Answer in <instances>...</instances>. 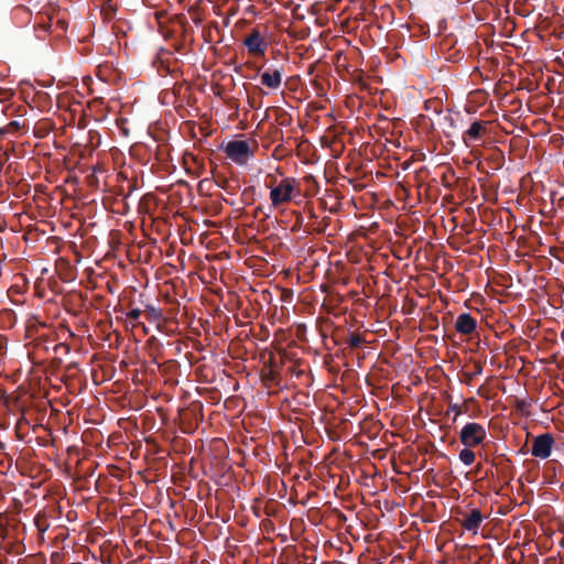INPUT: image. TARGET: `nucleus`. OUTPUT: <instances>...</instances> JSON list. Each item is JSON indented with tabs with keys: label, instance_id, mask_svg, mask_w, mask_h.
Segmentation results:
<instances>
[{
	"label": "nucleus",
	"instance_id": "3",
	"mask_svg": "<svg viewBox=\"0 0 564 564\" xmlns=\"http://www.w3.org/2000/svg\"><path fill=\"white\" fill-rule=\"evenodd\" d=\"M486 435V430L481 424L469 422L462 429L459 441L466 447H475L482 444Z\"/></svg>",
	"mask_w": 564,
	"mask_h": 564
},
{
	"label": "nucleus",
	"instance_id": "13",
	"mask_svg": "<svg viewBox=\"0 0 564 564\" xmlns=\"http://www.w3.org/2000/svg\"><path fill=\"white\" fill-rule=\"evenodd\" d=\"M144 314H145V318L150 322V323H158L160 321L163 319V312L161 308L159 307H155L151 304H147L144 306Z\"/></svg>",
	"mask_w": 564,
	"mask_h": 564
},
{
	"label": "nucleus",
	"instance_id": "16",
	"mask_svg": "<svg viewBox=\"0 0 564 564\" xmlns=\"http://www.w3.org/2000/svg\"><path fill=\"white\" fill-rule=\"evenodd\" d=\"M142 314V311L140 308H132L130 312L127 313V318L132 322L133 326L140 325L139 318Z\"/></svg>",
	"mask_w": 564,
	"mask_h": 564
},
{
	"label": "nucleus",
	"instance_id": "17",
	"mask_svg": "<svg viewBox=\"0 0 564 564\" xmlns=\"http://www.w3.org/2000/svg\"><path fill=\"white\" fill-rule=\"evenodd\" d=\"M449 412L455 413V415L453 417V422H456L457 417L463 413L460 405L457 403H449L448 409H447V414Z\"/></svg>",
	"mask_w": 564,
	"mask_h": 564
},
{
	"label": "nucleus",
	"instance_id": "8",
	"mask_svg": "<svg viewBox=\"0 0 564 564\" xmlns=\"http://www.w3.org/2000/svg\"><path fill=\"white\" fill-rule=\"evenodd\" d=\"M460 514L464 517L460 520L462 527L473 533H477L478 529L480 528L485 517L480 512L479 509H473L469 513L467 512H460Z\"/></svg>",
	"mask_w": 564,
	"mask_h": 564
},
{
	"label": "nucleus",
	"instance_id": "21",
	"mask_svg": "<svg viewBox=\"0 0 564 564\" xmlns=\"http://www.w3.org/2000/svg\"><path fill=\"white\" fill-rule=\"evenodd\" d=\"M525 406H527V402L524 400H518L517 401V409L519 411H523Z\"/></svg>",
	"mask_w": 564,
	"mask_h": 564
},
{
	"label": "nucleus",
	"instance_id": "7",
	"mask_svg": "<svg viewBox=\"0 0 564 564\" xmlns=\"http://www.w3.org/2000/svg\"><path fill=\"white\" fill-rule=\"evenodd\" d=\"M492 466L496 467L498 477L505 481V485H509L514 477L512 462L505 456H500L494 460Z\"/></svg>",
	"mask_w": 564,
	"mask_h": 564
},
{
	"label": "nucleus",
	"instance_id": "15",
	"mask_svg": "<svg viewBox=\"0 0 564 564\" xmlns=\"http://www.w3.org/2000/svg\"><path fill=\"white\" fill-rule=\"evenodd\" d=\"M364 341H365L364 337L356 333H350V335L347 339V343L350 348H358L362 345Z\"/></svg>",
	"mask_w": 564,
	"mask_h": 564
},
{
	"label": "nucleus",
	"instance_id": "11",
	"mask_svg": "<svg viewBox=\"0 0 564 564\" xmlns=\"http://www.w3.org/2000/svg\"><path fill=\"white\" fill-rule=\"evenodd\" d=\"M460 119V115H446L443 117V130L446 137H451L453 131L458 129V120Z\"/></svg>",
	"mask_w": 564,
	"mask_h": 564
},
{
	"label": "nucleus",
	"instance_id": "18",
	"mask_svg": "<svg viewBox=\"0 0 564 564\" xmlns=\"http://www.w3.org/2000/svg\"><path fill=\"white\" fill-rule=\"evenodd\" d=\"M482 372V366L479 362H476L474 366V371L471 373H465L467 381H470L475 378V376H479Z\"/></svg>",
	"mask_w": 564,
	"mask_h": 564
},
{
	"label": "nucleus",
	"instance_id": "9",
	"mask_svg": "<svg viewBox=\"0 0 564 564\" xmlns=\"http://www.w3.org/2000/svg\"><path fill=\"white\" fill-rule=\"evenodd\" d=\"M477 328V321L469 313H462L455 322V329L462 335H471Z\"/></svg>",
	"mask_w": 564,
	"mask_h": 564
},
{
	"label": "nucleus",
	"instance_id": "19",
	"mask_svg": "<svg viewBox=\"0 0 564 564\" xmlns=\"http://www.w3.org/2000/svg\"><path fill=\"white\" fill-rule=\"evenodd\" d=\"M276 379H278V372L274 371L273 369H270L268 372H265L263 375V380L265 382H271V383H276L278 384Z\"/></svg>",
	"mask_w": 564,
	"mask_h": 564
},
{
	"label": "nucleus",
	"instance_id": "4",
	"mask_svg": "<svg viewBox=\"0 0 564 564\" xmlns=\"http://www.w3.org/2000/svg\"><path fill=\"white\" fill-rule=\"evenodd\" d=\"M489 131V122L482 120H475L469 128L463 132L462 141L468 148L474 147L477 142L484 140Z\"/></svg>",
	"mask_w": 564,
	"mask_h": 564
},
{
	"label": "nucleus",
	"instance_id": "6",
	"mask_svg": "<svg viewBox=\"0 0 564 564\" xmlns=\"http://www.w3.org/2000/svg\"><path fill=\"white\" fill-rule=\"evenodd\" d=\"M243 44L247 46L250 54L256 56H263L267 43L258 30H252L251 33L245 39Z\"/></svg>",
	"mask_w": 564,
	"mask_h": 564
},
{
	"label": "nucleus",
	"instance_id": "20",
	"mask_svg": "<svg viewBox=\"0 0 564 564\" xmlns=\"http://www.w3.org/2000/svg\"><path fill=\"white\" fill-rule=\"evenodd\" d=\"M54 351L68 354L70 351V347L67 344L61 343V344L55 345Z\"/></svg>",
	"mask_w": 564,
	"mask_h": 564
},
{
	"label": "nucleus",
	"instance_id": "12",
	"mask_svg": "<svg viewBox=\"0 0 564 564\" xmlns=\"http://www.w3.org/2000/svg\"><path fill=\"white\" fill-rule=\"evenodd\" d=\"M23 129H25V121L12 120L4 127L0 128V135H17Z\"/></svg>",
	"mask_w": 564,
	"mask_h": 564
},
{
	"label": "nucleus",
	"instance_id": "14",
	"mask_svg": "<svg viewBox=\"0 0 564 564\" xmlns=\"http://www.w3.org/2000/svg\"><path fill=\"white\" fill-rule=\"evenodd\" d=\"M475 458H476V455L475 453L470 449V447H466L463 448L460 452H459V459L460 462L466 465V466H470L474 462H475Z\"/></svg>",
	"mask_w": 564,
	"mask_h": 564
},
{
	"label": "nucleus",
	"instance_id": "1",
	"mask_svg": "<svg viewBox=\"0 0 564 564\" xmlns=\"http://www.w3.org/2000/svg\"><path fill=\"white\" fill-rule=\"evenodd\" d=\"M296 180L293 177L283 178L278 186H272L271 184L268 187H271L270 192V200L273 206H280L284 203H288L292 199V194L295 191Z\"/></svg>",
	"mask_w": 564,
	"mask_h": 564
},
{
	"label": "nucleus",
	"instance_id": "10",
	"mask_svg": "<svg viewBox=\"0 0 564 564\" xmlns=\"http://www.w3.org/2000/svg\"><path fill=\"white\" fill-rule=\"evenodd\" d=\"M261 84L271 89H278L282 85L281 69H267L261 74Z\"/></svg>",
	"mask_w": 564,
	"mask_h": 564
},
{
	"label": "nucleus",
	"instance_id": "2",
	"mask_svg": "<svg viewBox=\"0 0 564 564\" xmlns=\"http://www.w3.org/2000/svg\"><path fill=\"white\" fill-rule=\"evenodd\" d=\"M227 158L237 164H246L253 156V151L245 140L229 141L224 149Z\"/></svg>",
	"mask_w": 564,
	"mask_h": 564
},
{
	"label": "nucleus",
	"instance_id": "22",
	"mask_svg": "<svg viewBox=\"0 0 564 564\" xmlns=\"http://www.w3.org/2000/svg\"><path fill=\"white\" fill-rule=\"evenodd\" d=\"M35 523H36V527L39 528V530H40V531H42V532H43V531H45V530L47 529V525H46V527H44V528H42V527L40 525V521H36Z\"/></svg>",
	"mask_w": 564,
	"mask_h": 564
},
{
	"label": "nucleus",
	"instance_id": "5",
	"mask_svg": "<svg viewBox=\"0 0 564 564\" xmlns=\"http://www.w3.org/2000/svg\"><path fill=\"white\" fill-rule=\"evenodd\" d=\"M553 446L554 437L552 434H540L532 441L531 455L540 459H546L551 456Z\"/></svg>",
	"mask_w": 564,
	"mask_h": 564
}]
</instances>
